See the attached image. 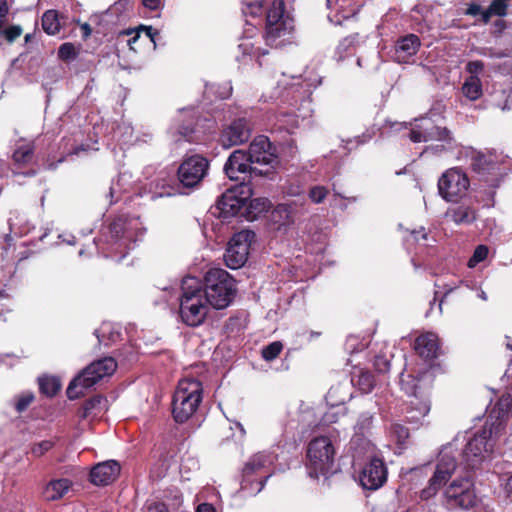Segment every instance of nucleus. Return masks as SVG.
Returning <instances> with one entry per match:
<instances>
[{"label": "nucleus", "mask_w": 512, "mask_h": 512, "mask_svg": "<svg viewBox=\"0 0 512 512\" xmlns=\"http://www.w3.org/2000/svg\"><path fill=\"white\" fill-rule=\"evenodd\" d=\"M279 160L272 151V145L266 136L256 137L249 145L247 152L235 150L224 165L226 175L239 179L238 174L270 177L278 166Z\"/></svg>", "instance_id": "obj_1"}, {"label": "nucleus", "mask_w": 512, "mask_h": 512, "mask_svg": "<svg viewBox=\"0 0 512 512\" xmlns=\"http://www.w3.org/2000/svg\"><path fill=\"white\" fill-rule=\"evenodd\" d=\"M181 290L179 314L182 321L193 327L202 324L208 313V303L201 281L196 277H185Z\"/></svg>", "instance_id": "obj_2"}, {"label": "nucleus", "mask_w": 512, "mask_h": 512, "mask_svg": "<svg viewBox=\"0 0 512 512\" xmlns=\"http://www.w3.org/2000/svg\"><path fill=\"white\" fill-rule=\"evenodd\" d=\"M202 384L193 378L179 381L173 396L172 413L176 422L187 421L198 409L202 401Z\"/></svg>", "instance_id": "obj_3"}, {"label": "nucleus", "mask_w": 512, "mask_h": 512, "mask_svg": "<svg viewBox=\"0 0 512 512\" xmlns=\"http://www.w3.org/2000/svg\"><path fill=\"white\" fill-rule=\"evenodd\" d=\"M205 283L203 293L208 305L215 309H224L230 305L236 287L227 271L220 268L209 270L205 276Z\"/></svg>", "instance_id": "obj_4"}, {"label": "nucleus", "mask_w": 512, "mask_h": 512, "mask_svg": "<svg viewBox=\"0 0 512 512\" xmlns=\"http://www.w3.org/2000/svg\"><path fill=\"white\" fill-rule=\"evenodd\" d=\"M117 368V363L112 357L92 362L78 374L67 388V396L74 400L84 395L85 390L94 386L106 376H110Z\"/></svg>", "instance_id": "obj_5"}, {"label": "nucleus", "mask_w": 512, "mask_h": 512, "mask_svg": "<svg viewBox=\"0 0 512 512\" xmlns=\"http://www.w3.org/2000/svg\"><path fill=\"white\" fill-rule=\"evenodd\" d=\"M335 459V449L331 440L326 436L312 439L307 447V471L312 478L320 475L327 476L332 472Z\"/></svg>", "instance_id": "obj_6"}, {"label": "nucleus", "mask_w": 512, "mask_h": 512, "mask_svg": "<svg viewBox=\"0 0 512 512\" xmlns=\"http://www.w3.org/2000/svg\"><path fill=\"white\" fill-rule=\"evenodd\" d=\"M497 435L487 422L482 430L468 441L463 450V461L467 468L475 469L490 457L494 450V436Z\"/></svg>", "instance_id": "obj_7"}, {"label": "nucleus", "mask_w": 512, "mask_h": 512, "mask_svg": "<svg viewBox=\"0 0 512 512\" xmlns=\"http://www.w3.org/2000/svg\"><path fill=\"white\" fill-rule=\"evenodd\" d=\"M456 467V456L452 445L445 446L439 453L435 471L429 479L428 485L420 491V498L428 500L434 497L451 478Z\"/></svg>", "instance_id": "obj_8"}, {"label": "nucleus", "mask_w": 512, "mask_h": 512, "mask_svg": "<svg viewBox=\"0 0 512 512\" xmlns=\"http://www.w3.org/2000/svg\"><path fill=\"white\" fill-rule=\"evenodd\" d=\"M292 29V20L284 15V2L274 0L266 14V43L278 47L281 43L277 40L289 35Z\"/></svg>", "instance_id": "obj_9"}, {"label": "nucleus", "mask_w": 512, "mask_h": 512, "mask_svg": "<svg viewBox=\"0 0 512 512\" xmlns=\"http://www.w3.org/2000/svg\"><path fill=\"white\" fill-rule=\"evenodd\" d=\"M445 504L449 509H470L476 504V494L469 477L453 480L444 491Z\"/></svg>", "instance_id": "obj_10"}, {"label": "nucleus", "mask_w": 512, "mask_h": 512, "mask_svg": "<svg viewBox=\"0 0 512 512\" xmlns=\"http://www.w3.org/2000/svg\"><path fill=\"white\" fill-rule=\"evenodd\" d=\"M469 186V178L460 168L446 170L438 180L439 194L448 202L457 201L464 197Z\"/></svg>", "instance_id": "obj_11"}, {"label": "nucleus", "mask_w": 512, "mask_h": 512, "mask_svg": "<svg viewBox=\"0 0 512 512\" xmlns=\"http://www.w3.org/2000/svg\"><path fill=\"white\" fill-rule=\"evenodd\" d=\"M274 459L275 457L271 453L258 452L247 461L243 468V479L240 489L243 496L256 495L263 489L264 483L268 477H265L264 480L254 481L250 479V476L260 469L271 465L274 462Z\"/></svg>", "instance_id": "obj_12"}, {"label": "nucleus", "mask_w": 512, "mask_h": 512, "mask_svg": "<svg viewBox=\"0 0 512 512\" xmlns=\"http://www.w3.org/2000/svg\"><path fill=\"white\" fill-rule=\"evenodd\" d=\"M140 225L138 219L127 217H119L110 224V233L116 241L117 251L132 248V244L143 234Z\"/></svg>", "instance_id": "obj_13"}, {"label": "nucleus", "mask_w": 512, "mask_h": 512, "mask_svg": "<svg viewBox=\"0 0 512 512\" xmlns=\"http://www.w3.org/2000/svg\"><path fill=\"white\" fill-rule=\"evenodd\" d=\"M254 238L255 233L251 230H242L234 234L224 254L225 263L229 268L238 269L246 263Z\"/></svg>", "instance_id": "obj_14"}, {"label": "nucleus", "mask_w": 512, "mask_h": 512, "mask_svg": "<svg viewBox=\"0 0 512 512\" xmlns=\"http://www.w3.org/2000/svg\"><path fill=\"white\" fill-rule=\"evenodd\" d=\"M209 170L208 160L198 154L186 157L179 165L177 176L179 182L187 188L197 187L206 177Z\"/></svg>", "instance_id": "obj_15"}, {"label": "nucleus", "mask_w": 512, "mask_h": 512, "mask_svg": "<svg viewBox=\"0 0 512 512\" xmlns=\"http://www.w3.org/2000/svg\"><path fill=\"white\" fill-rule=\"evenodd\" d=\"M409 138L414 143L440 141L443 142V149H451L455 144L454 138L447 128L434 126L427 118L421 119L420 124L410 131Z\"/></svg>", "instance_id": "obj_16"}, {"label": "nucleus", "mask_w": 512, "mask_h": 512, "mask_svg": "<svg viewBox=\"0 0 512 512\" xmlns=\"http://www.w3.org/2000/svg\"><path fill=\"white\" fill-rule=\"evenodd\" d=\"M387 474L383 460L373 457L359 475L360 485L366 490H377L387 481Z\"/></svg>", "instance_id": "obj_17"}, {"label": "nucleus", "mask_w": 512, "mask_h": 512, "mask_svg": "<svg viewBox=\"0 0 512 512\" xmlns=\"http://www.w3.org/2000/svg\"><path fill=\"white\" fill-rule=\"evenodd\" d=\"M251 128L245 118L234 120L221 134V143L225 148L240 145L250 138Z\"/></svg>", "instance_id": "obj_18"}, {"label": "nucleus", "mask_w": 512, "mask_h": 512, "mask_svg": "<svg viewBox=\"0 0 512 512\" xmlns=\"http://www.w3.org/2000/svg\"><path fill=\"white\" fill-rule=\"evenodd\" d=\"M120 465L114 460H108L96 464L90 471V480L98 486L109 485L120 474Z\"/></svg>", "instance_id": "obj_19"}, {"label": "nucleus", "mask_w": 512, "mask_h": 512, "mask_svg": "<svg viewBox=\"0 0 512 512\" xmlns=\"http://www.w3.org/2000/svg\"><path fill=\"white\" fill-rule=\"evenodd\" d=\"M414 348L417 354L426 359L432 360L438 356L439 351V340L436 334L427 332L415 340Z\"/></svg>", "instance_id": "obj_20"}, {"label": "nucleus", "mask_w": 512, "mask_h": 512, "mask_svg": "<svg viewBox=\"0 0 512 512\" xmlns=\"http://www.w3.org/2000/svg\"><path fill=\"white\" fill-rule=\"evenodd\" d=\"M237 193L227 189L216 203V209L219 211V217L224 219L236 215L243 207L237 198Z\"/></svg>", "instance_id": "obj_21"}, {"label": "nucleus", "mask_w": 512, "mask_h": 512, "mask_svg": "<svg viewBox=\"0 0 512 512\" xmlns=\"http://www.w3.org/2000/svg\"><path fill=\"white\" fill-rule=\"evenodd\" d=\"M445 216L456 225H470L477 219V210L470 205L460 204L450 207Z\"/></svg>", "instance_id": "obj_22"}, {"label": "nucleus", "mask_w": 512, "mask_h": 512, "mask_svg": "<svg viewBox=\"0 0 512 512\" xmlns=\"http://www.w3.org/2000/svg\"><path fill=\"white\" fill-rule=\"evenodd\" d=\"M420 40L418 36L409 34L398 40L395 48V59L398 62H407L419 49Z\"/></svg>", "instance_id": "obj_23"}, {"label": "nucleus", "mask_w": 512, "mask_h": 512, "mask_svg": "<svg viewBox=\"0 0 512 512\" xmlns=\"http://www.w3.org/2000/svg\"><path fill=\"white\" fill-rule=\"evenodd\" d=\"M72 488V482L67 478L49 481L43 490V497L47 501H57L64 498Z\"/></svg>", "instance_id": "obj_24"}, {"label": "nucleus", "mask_w": 512, "mask_h": 512, "mask_svg": "<svg viewBox=\"0 0 512 512\" xmlns=\"http://www.w3.org/2000/svg\"><path fill=\"white\" fill-rule=\"evenodd\" d=\"M511 407L512 397L510 394H503L493 407L490 417L495 418V421L490 425L488 424V426L493 427L496 434H499L503 430L502 421Z\"/></svg>", "instance_id": "obj_25"}, {"label": "nucleus", "mask_w": 512, "mask_h": 512, "mask_svg": "<svg viewBox=\"0 0 512 512\" xmlns=\"http://www.w3.org/2000/svg\"><path fill=\"white\" fill-rule=\"evenodd\" d=\"M410 405L406 415L407 421L414 424L421 423L430 411V401L427 398H416L411 400Z\"/></svg>", "instance_id": "obj_26"}, {"label": "nucleus", "mask_w": 512, "mask_h": 512, "mask_svg": "<svg viewBox=\"0 0 512 512\" xmlns=\"http://www.w3.org/2000/svg\"><path fill=\"white\" fill-rule=\"evenodd\" d=\"M298 111V114L292 111H280L277 116L280 127L286 129L287 131H291L299 126V119L304 120L310 116V110L302 112L299 108Z\"/></svg>", "instance_id": "obj_27"}, {"label": "nucleus", "mask_w": 512, "mask_h": 512, "mask_svg": "<svg viewBox=\"0 0 512 512\" xmlns=\"http://www.w3.org/2000/svg\"><path fill=\"white\" fill-rule=\"evenodd\" d=\"M428 375L427 373L423 374L420 378H415L412 375H407L406 377L402 376L401 378V386L402 389L411 396H414V399L416 398H423L422 392L420 391V383L427 379Z\"/></svg>", "instance_id": "obj_28"}, {"label": "nucleus", "mask_w": 512, "mask_h": 512, "mask_svg": "<svg viewBox=\"0 0 512 512\" xmlns=\"http://www.w3.org/2000/svg\"><path fill=\"white\" fill-rule=\"evenodd\" d=\"M462 92L470 100H477L482 95V83L479 76H469L463 86Z\"/></svg>", "instance_id": "obj_29"}, {"label": "nucleus", "mask_w": 512, "mask_h": 512, "mask_svg": "<svg viewBox=\"0 0 512 512\" xmlns=\"http://www.w3.org/2000/svg\"><path fill=\"white\" fill-rule=\"evenodd\" d=\"M470 165L472 169L477 173H485L494 169L495 167V163L493 162L492 158L480 152L472 153Z\"/></svg>", "instance_id": "obj_30"}, {"label": "nucleus", "mask_w": 512, "mask_h": 512, "mask_svg": "<svg viewBox=\"0 0 512 512\" xmlns=\"http://www.w3.org/2000/svg\"><path fill=\"white\" fill-rule=\"evenodd\" d=\"M509 0H493L489 7L482 12V21L486 24L492 16L503 17L506 15Z\"/></svg>", "instance_id": "obj_31"}, {"label": "nucleus", "mask_w": 512, "mask_h": 512, "mask_svg": "<svg viewBox=\"0 0 512 512\" xmlns=\"http://www.w3.org/2000/svg\"><path fill=\"white\" fill-rule=\"evenodd\" d=\"M58 14L54 10L46 11L42 16V28L49 35H55L60 30Z\"/></svg>", "instance_id": "obj_32"}, {"label": "nucleus", "mask_w": 512, "mask_h": 512, "mask_svg": "<svg viewBox=\"0 0 512 512\" xmlns=\"http://www.w3.org/2000/svg\"><path fill=\"white\" fill-rule=\"evenodd\" d=\"M40 391L49 396H54L61 388V383L56 377L44 376L39 378Z\"/></svg>", "instance_id": "obj_33"}, {"label": "nucleus", "mask_w": 512, "mask_h": 512, "mask_svg": "<svg viewBox=\"0 0 512 512\" xmlns=\"http://www.w3.org/2000/svg\"><path fill=\"white\" fill-rule=\"evenodd\" d=\"M103 402H106V399L99 395L87 400L82 407L80 417L85 419L92 414L96 415L100 411V406Z\"/></svg>", "instance_id": "obj_34"}, {"label": "nucleus", "mask_w": 512, "mask_h": 512, "mask_svg": "<svg viewBox=\"0 0 512 512\" xmlns=\"http://www.w3.org/2000/svg\"><path fill=\"white\" fill-rule=\"evenodd\" d=\"M232 93V86L230 83H225L223 85L216 86L215 85H206L205 86V94H214L216 98L225 99L228 98Z\"/></svg>", "instance_id": "obj_35"}, {"label": "nucleus", "mask_w": 512, "mask_h": 512, "mask_svg": "<svg viewBox=\"0 0 512 512\" xmlns=\"http://www.w3.org/2000/svg\"><path fill=\"white\" fill-rule=\"evenodd\" d=\"M33 149L29 144L22 145L13 153V159L16 163L24 164L32 160Z\"/></svg>", "instance_id": "obj_36"}, {"label": "nucleus", "mask_w": 512, "mask_h": 512, "mask_svg": "<svg viewBox=\"0 0 512 512\" xmlns=\"http://www.w3.org/2000/svg\"><path fill=\"white\" fill-rule=\"evenodd\" d=\"M78 56V52L73 43H63L58 49V57L61 60L69 61L74 60Z\"/></svg>", "instance_id": "obj_37"}, {"label": "nucleus", "mask_w": 512, "mask_h": 512, "mask_svg": "<svg viewBox=\"0 0 512 512\" xmlns=\"http://www.w3.org/2000/svg\"><path fill=\"white\" fill-rule=\"evenodd\" d=\"M283 349V345L279 341H275L265 346L262 349V357L266 361H272L280 354Z\"/></svg>", "instance_id": "obj_38"}, {"label": "nucleus", "mask_w": 512, "mask_h": 512, "mask_svg": "<svg viewBox=\"0 0 512 512\" xmlns=\"http://www.w3.org/2000/svg\"><path fill=\"white\" fill-rule=\"evenodd\" d=\"M372 422H373L372 414H370L368 412L362 413L359 416L357 423L355 425L356 432L359 434H365L367 431L370 430V428L372 426Z\"/></svg>", "instance_id": "obj_39"}, {"label": "nucleus", "mask_w": 512, "mask_h": 512, "mask_svg": "<svg viewBox=\"0 0 512 512\" xmlns=\"http://www.w3.org/2000/svg\"><path fill=\"white\" fill-rule=\"evenodd\" d=\"M488 252L489 250L487 246L478 245L475 248L473 255L468 261V266L470 268H474L477 264H479L480 262L484 261L487 258Z\"/></svg>", "instance_id": "obj_40"}, {"label": "nucleus", "mask_w": 512, "mask_h": 512, "mask_svg": "<svg viewBox=\"0 0 512 512\" xmlns=\"http://www.w3.org/2000/svg\"><path fill=\"white\" fill-rule=\"evenodd\" d=\"M232 191L237 193V198L242 204V206L246 205V202L250 200L253 195L252 189L250 185L242 183L241 185L230 188Z\"/></svg>", "instance_id": "obj_41"}, {"label": "nucleus", "mask_w": 512, "mask_h": 512, "mask_svg": "<svg viewBox=\"0 0 512 512\" xmlns=\"http://www.w3.org/2000/svg\"><path fill=\"white\" fill-rule=\"evenodd\" d=\"M328 195V189L324 186L316 185L309 190V198L313 203H321Z\"/></svg>", "instance_id": "obj_42"}, {"label": "nucleus", "mask_w": 512, "mask_h": 512, "mask_svg": "<svg viewBox=\"0 0 512 512\" xmlns=\"http://www.w3.org/2000/svg\"><path fill=\"white\" fill-rule=\"evenodd\" d=\"M22 27L19 25H12L4 28L1 33V38L4 37L9 43L15 41L22 34Z\"/></svg>", "instance_id": "obj_43"}, {"label": "nucleus", "mask_w": 512, "mask_h": 512, "mask_svg": "<svg viewBox=\"0 0 512 512\" xmlns=\"http://www.w3.org/2000/svg\"><path fill=\"white\" fill-rule=\"evenodd\" d=\"M243 14L245 16H252V17H258L263 12V4L261 1L248 3L245 5V7L242 9Z\"/></svg>", "instance_id": "obj_44"}, {"label": "nucleus", "mask_w": 512, "mask_h": 512, "mask_svg": "<svg viewBox=\"0 0 512 512\" xmlns=\"http://www.w3.org/2000/svg\"><path fill=\"white\" fill-rule=\"evenodd\" d=\"M53 442L50 441V440H43L39 443H36L32 449H31V453L35 456V457H40L42 456L43 454H45L47 451H49L52 447H53Z\"/></svg>", "instance_id": "obj_45"}, {"label": "nucleus", "mask_w": 512, "mask_h": 512, "mask_svg": "<svg viewBox=\"0 0 512 512\" xmlns=\"http://www.w3.org/2000/svg\"><path fill=\"white\" fill-rule=\"evenodd\" d=\"M358 384L360 386V389L364 391L365 393H369L373 386H374V380L370 373H362L359 376Z\"/></svg>", "instance_id": "obj_46"}, {"label": "nucleus", "mask_w": 512, "mask_h": 512, "mask_svg": "<svg viewBox=\"0 0 512 512\" xmlns=\"http://www.w3.org/2000/svg\"><path fill=\"white\" fill-rule=\"evenodd\" d=\"M106 333H109L111 335V340L115 341V338H117L119 335L118 333H112L111 332V326L109 324H103L99 330L96 331V336L99 341V343H103L104 345H108V342L104 339Z\"/></svg>", "instance_id": "obj_47"}, {"label": "nucleus", "mask_w": 512, "mask_h": 512, "mask_svg": "<svg viewBox=\"0 0 512 512\" xmlns=\"http://www.w3.org/2000/svg\"><path fill=\"white\" fill-rule=\"evenodd\" d=\"M238 48L244 55H252L260 52V48H255L254 43L248 38H243L239 43Z\"/></svg>", "instance_id": "obj_48"}, {"label": "nucleus", "mask_w": 512, "mask_h": 512, "mask_svg": "<svg viewBox=\"0 0 512 512\" xmlns=\"http://www.w3.org/2000/svg\"><path fill=\"white\" fill-rule=\"evenodd\" d=\"M270 206V202L266 198H255L250 201L249 207L255 210L256 213L266 211Z\"/></svg>", "instance_id": "obj_49"}, {"label": "nucleus", "mask_w": 512, "mask_h": 512, "mask_svg": "<svg viewBox=\"0 0 512 512\" xmlns=\"http://www.w3.org/2000/svg\"><path fill=\"white\" fill-rule=\"evenodd\" d=\"M391 431L396 436L399 443L405 442L409 437V430L401 424H394L391 427Z\"/></svg>", "instance_id": "obj_50"}, {"label": "nucleus", "mask_w": 512, "mask_h": 512, "mask_svg": "<svg viewBox=\"0 0 512 512\" xmlns=\"http://www.w3.org/2000/svg\"><path fill=\"white\" fill-rule=\"evenodd\" d=\"M34 396L31 393L24 394L21 397H19L18 401L16 402V410L18 412L24 411L33 401Z\"/></svg>", "instance_id": "obj_51"}, {"label": "nucleus", "mask_w": 512, "mask_h": 512, "mask_svg": "<svg viewBox=\"0 0 512 512\" xmlns=\"http://www.w3.org/2000/svg\"><path fill=\"white\" fill-rule=\"evenodd\" d=\"M484 69V63L480 60L470 61L466 65V70L470 73V76H478Z\"/></svg>", "instance_id": "obj_52"}, {"label": "nucleus", "mask_w": 512, "mask_h": 512, "mask_svg": "<svg viewBox=\"0 0 512 512\" xmlns=\"http://www.w3.org/2000/svg\"><path fill=\"white\" fill-rule=\"evenodd\" d=\"M374 366L377 371L384 373L390 369V361L384 356H376Z\"/></svg>", "instance_id": "obj_53"}, {"label": "nucleus", "mask_w": 512, "mask_h": 512, "mask_svg": "<svg viewBox=\"0 0 512 512\" xmlns=\"http://www.w3.org/2000/svg\"><path fill=\"white\" fill-rule=\"evenodd\" d=\"M194 132V129L192 126H180L177 129V133L186 141L191 142L193 141L192 134Z\"/></svg>", "instance_id": "obj_54"}, {"label": "nucleus", "mask_w": 512, "mask_h": 512, "mask_svg": "<svg viewBox=\"0 0 512 512\" xmlns=\"http://www.w3.org/2000/svg\"><path fill=\"white\" fill-rule=\"evenodd\" d=\"M121 35H132L130 39H128L127 44L129 45L130 49L134 50L133 45L137 42V40L140 37V31L138 30H132L128 29L123 32H121Z\"/></svg>", "instance_id": "obj_55"}, {"label": "nucleus", "mask_w": 512, "mask_h": 512, "mask_svg": "<svg viewBox=\"0 0 512 512\" xmlns=\"http://www.w3.org/2000/svg\"><path fill=\"white\" fill-rule=\"evenodd\" d=\"M139 31H144L147 38L150 39L151 42L154 43V46H156V36L159 34V32L155 29H153L151 26H140Z\"/></svg>", "instance_id": "obj_56"}, {"label": "nucleus", "mask_w": 512, "mask_h": 512, "mask_svg": "<svg viewBox=\"0 0 512 512\" xmlns=\"http://www.w3.org/2000/svg\"><path fill=\"white\" fill-rule=\"evenodd\" d=\"M351 44H352V41L349 39H344L342 42H340V44L336 48V54L338 55L337 56L338 61H340L344 58L342 53H343V51L347 50L351 46Z\"/></svg>", "instance_id": "obj_57"}, {"label": "nucleus", "mask_w": 512, "mask_h": 512, "mask_svg": "<svg viewBox=\"0 0 512 512\" xmlns=\"http://www.w3.org/2000/svg\"><path fill=\"white\" fill-rule=\"evenodd\" d=\"M147 512H168V509L162 502H153L147 506Z\"/></svg>", "instance_id": "obj_58"}, {"label": "nucleus", "mask_w": 512, "mask_h": 512, "mask_svg": "<svg viewBox=\"0 0 512 512\" xmlns=\"http://www.w3.org/2000/svg\"><path fill=\"white\" fill-rule=\"evenodd\" d=\"M482 12H484V10H482L481 6L475 3L470 4L466 10V14L471 16L480 15L482 17Z\"/></svg>", "instance_id": "obj_59"}, {"label": "nucleus", "mask_w": 512, "mask_h": 512, "mask_svg": "<svg viewBox=\"0 0 512 512\" xmlns=\"http://www.w3.org/2000/svg\"><path fill=\"white\" fill-rule=\"evenodd\" d=\"M143 4L151 10H156L163 5V0H143Z\"/></svg>", "instance_id": "obj_60"}, {"label": "nucleus", "mask_w": 512, "mask_h": 512, "mask_svg": "<svg viewBox=\"0 0 512 512\" xmlns=\"http://www.w3.org/2000/svg\"><path fill=\"white\" fill-rule=\"evenodd\" d=\"M196 512H216V509L210 503H201L196 508Z\"/></svg>", "instance_id": "obj_61"}, {"label": "nucleus", "mask_w": 512, "mask_h": 512, "mask_svg": "<svg viewBox=\"0 0 512 512\" xmlns=\"http://www.w3.org/2000/svg\"><path fill=\"white\" fill-rule=\"evenodd\" d=\"M80 29L82 30V37L85 40L92 34V28L88 23L80 24Z\"/></svg>", "instance_id": "obj_62"}, {"label": "nucleus", "mask_w": 512, "mask_h": 512, "mask_svg": "<svg viewBox=\"0 0 512 512\" xmlns=\"http://www.w3.org/2000/svg\"><path fill=\"white\" fill-rule=\"evenodd\" d=\"M368 139H369V137H365V135H363L362 137H357L354 140H347L346 145L352 144L355 142V146H358L360 144L365 143ZM345 148H347V146H345Z\"/></svg>", "instance_id": "obj_63"}, {"label": "nucleus", "mask_w": 512, "mask_h": 512, "mask_svg": "<svg viewBox=\"0 0 512 512\" xmlns=\"http://www.w3.org/2000/svg\"><path fill=\"white\" fill-rule=\"evenodd\" d=\"M8 15V5L5 0H0V18L7 17Z\"/></svg>", "instance_id": "obj_64"}]
</instances>
